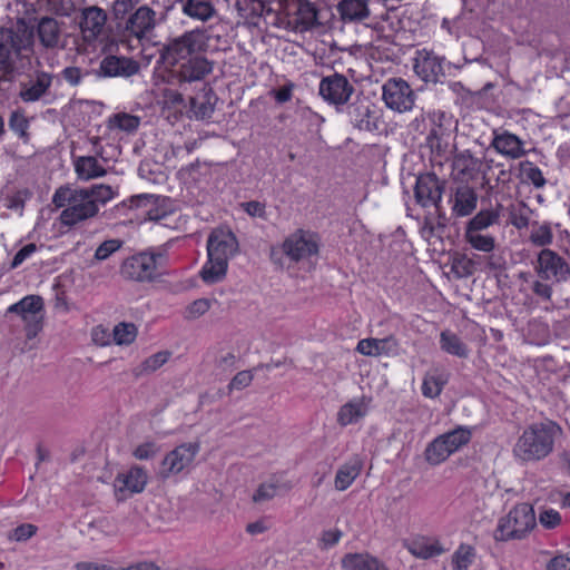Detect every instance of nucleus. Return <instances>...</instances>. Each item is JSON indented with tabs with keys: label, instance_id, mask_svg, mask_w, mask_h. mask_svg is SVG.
<instances>
[{
	"label": "nucleus",
	"instance_id": "nucleus-20",
	"mask_svg": "<svg viewBox=\"0 0 570 570\" xmlns=\"http://www.w3.org/2000/svg\"><path fill=\"white\" fill-rule=\"evenodd\" d=\"M403 547L415 558L428 560L445 552L438 539L426 535H414L403 541Z\"/></svg>",
	"mask_w": 570,
	"mask_h": 570
},
{
	"label": "nucleus",
	"instance_id": "nucleus-24",
	"mask_svg": "<svg viewBox=\"0 0 570 570\" xmlns=\"http://www.w3.org/2000/svg\"><path fill=\"white\" fill-rule=\"evenodd\" d=\"M452 166L461 179L469 180L478 177L482 171L483 160L465 149L455 154Z\"/></svg>",
	"mask_w": 570,
	"mask_h": 570
},
{
	"label": "nucleus",
	"instance_id": "nucleus-37",
	"mask_svg": "<svg viewBox=\"0 0 570 570\" xmlns=\"http://www.w3.org/2000/svg\"><path fill=\"white\" fill-rule=\"evenodd\" d=\"M366 407L361 400H352L342 405L337 412V422L342 426L356 423L365 416Z\"/></svg>",
	"mask_w": 570,
	"mask_h": 570
},
{
	"label": "nucleus",
	"instance_id": "nucleus-63",
	"mask_svg": "<svg viewBox=\"0 0 570 570\" xmlns=\"http://www.w3.org/2000/svg\"><path fill=\"white\" fill-rule=\"evenodd\" d=\"M539 522L546 529H554L561 523V515L554 509L543 510L539 514Z\"/></svg>",
	"mask_w": 570,
	"mask_h": 570
},
{
	"label": "nucleus",
	"instance_id": "nucleus-23",
	"mask_svg": "<svg viewBox=\"0 0 570 570\" xmlns=\"http://www.w3.org/2000/svg\"><path fill=\"white\" fill-rule=\"evenodd\" d=\"M100 70L108 77H130L138 72L139 63L131 58L107 56L100 62Z\"/></svg>",
	"mask_w": 570,
	"mask_h": 570
},
{
	"label": "nucleus",
	"instance_id": "nucleus-54",
	"mask_svg": "<svg viewBox=\"0 0 570 570\" xmlns=\"http://www.w3.org/2000/svg\"><path fill=\"white\" fill-rule=\"evenodd\" d=\"M39 528L32 523H21L9 533V540L16 542H26L37 534Z\"/></svg>",
	"mask_w": 570,
	"mask_h": 570
},
{
	"label": "nucleus",
	"instance_id": "nucleus-3",
	"mask_svg": "<svg viewBox=\"0 0 570 570\" xmlns=\"http://www.w3.org/2000/svg\"><path fill=\"white\" fill-rule=\"evenodd\" d=\"M52 204L62 208L59 222L66 227H73L98 215V208L83 188L60 186L52 195Z\"/></svg>",
	"mask_w": 570,
	"mask_h": 570
},
{
	"label": "nucleus",
	"instance_id": "nucleus-14",
	"mask_svg": "<svg viewBox=\"0 0 570 570\" xmlns=\"http://www.w3.org/2000/svg\"><path fill=\"white\" fill-rule=\"evenodd\" d=\"M318 90L325 101L338 107L350 100L354 92V87L346 77L334 73L321 80Z\"/></svg>",
	"mask_w": 570,
	"mask_h": 570
},
{
	"label": "nucleus",
	"instance_id": "nucleus-22",
	"mask_svg": "<svg viewBox=\"0 0 570 570\" xmlns=\"http://www.w3.org/2000/svg\"><path fill=\"white\" fill-rule=\"evenodd\" d=\"M356 351L365 356L396 355L399 343L394 336L384 338H363L356 345Z\"/></svg>",
	"mask_w": 570,
	"mask_h": 570
},
{
	"label": "nucleus",
	"instance_id": "nucleus-44",
	"mask_svg": "<svg viewBox=\"0 0 570 570\" xmlns=\"http://www.w3.org/2000/svg\"><path fill=\"white\" fill-rule=\"evenodd\" d=\"M451 455L442 438L439 435L433 439L425 448V460L432 464L438 465L444 462Z\"/></svg>",
	"mask_w": 570,
	"mask_h": 570
},
{
	"label": "nucleus",
	"instance_id": "nucleus-46",
	"mask_svg": "<svg viewBox=\"0 0 570 570\" xmlns=\"http://www.w3.org/2000/svg\"><path fill=\"white\" fill-rule=\"evenodd\" d=\"M83 190L87 191V196L90 200L94 202L98 208V212L100 210L101 206L106 205L115 197L114 189L110 186L104 184L94 185L91 187L83 188Z\"/></svg>",
	"mask_w": 570,
	"mask_h": 570
},
{
	"label": "nucleus",
	"instance_id": "nucleus-13",
	"mask_svg": "<svg viewBox=\"0 0 570 570\" xmlns=\"http://www.w3.org/2000/svg\"><path fill=\"white\" fill-rule=\"evenodd\" d=\"M413 70L423 81L436 83L445 76L444 58L428 49L416 50Z\"/></svg>",
	"mask_w": 570,
	"mask_h": 570
},
{
	"label": "nucleus",
	"instance_id": "nucleus-25",
	"mask_svg": "<svg viewBox=\"0 0 570 570\" xmlns=\"http://www.w3.org/2000/svg\"><path fill=\"white\" fill-rule=\"evenodd\" d=\"M213 70V65L206 58L191 57L181 63L178 78L179 81L193 82L204 79Z\"/></svg>",
	"mask_w": 570,
	"mask_h": 570
},
{
	"label": "nucleus",
	"instance_id": "nucleus-61",
	"mask_svg": "<svg viewBox=\"0 0 570 570\" xmlns=\"http://www.w3.org/2000/svg\"><path fill=\"white\" fill-rule=\"evenodd\" d=\"M277 493V485L275 483H262L258 485L253 494V501L258 503L272 500Z\"/></svg>",
	"mask_w": 570,
	"mask_h": 570
},
{
	"label": "nucleus",
	"instance_id": "nucleus-42",
	"mask_svg": "<svg viewBox=\"0 0 570 570\" xmlns=\"http://www.w3.org/2000/svg\"><path fill=\"white\" fill-rule=\"evenodd\" d=\"M476 550L473 546L461 543L452 554V568L454 570H468L474 562Z\"/></svg>",
	"mask_w": 570,
	"mask_h": 570
},
{
	"label": "nucleus",
	"instance_id": "nucleus-35",
	"mask_svg": "<svg viewBox=\"0 0 570 570\" xmlns=\"http://www.w3.org/2000/svg\"><path fill=\"white\" fill-rule=\"evenodd\" d=\"M440 348L453 356L466 358L469 356V348L465 343L452 331L444 330L440 333Z\"/></svg>",
	"mask_w": 570,
	"mask_h": 570
},
{
	"label": "nucleus",
	"instance_id": "nucleus-48",
	"mask_svg": "<svg viewBox=\"0 0 570 570\" xmlns=\"http://www.w3.org/2000/svg\"><path fill=\"white\" fill-rule=\"evenodd\" d=\"M112 336L117 345H129L137 337V327L134 323L121 322L114 327Z\"/></svg>",
	"mask_w": 570,
	"mask_h": 570
},
{
	"label": "nucleus",
	"instance_id": "nucleus-18",
	"mask_svg": "<svg viewBox=\"0 0 570 570\" xmlns=\"http://www.w3.org/2000/svg\"><path fill=\"white\" fill-rule=\"evenodd\" d=\"M350 121L354 127L364 131H373L379 128V115L375 105L367 99H361L347 107Z\"/></svg>",
	"mask_w": 570,
	"mask_h": 570
},
{
	"label": "nucleus",
	"instance_id": "nucleus-36",
	"mask_svg": "<svg viewBox=\"0 0 570 570\" xmlns=\"http://www.w3.org/2000/svg\"><path fill=\"white\" fill-rule=\"evenodd\" d=\"M451 454L470 443L472 429L459 425L455 429L440 435Z\"/></svg>",
	"mask_w": 570,
	"mask_h": 570
},
{
	"label": "nucleus",
	"instance_id": "nucleus-41",
	"mask_svg": "<svg viewBox=\"0 0 570 570\" xmlns=\"http://www.w3.org/2000/svg\"><path fill=\"white\" fill-rule=\"evenodd\" d=\"M428 119L431 124V129L426 138L450 136L449 126L451 117L444 111L436 110L428 114Z\"/></svg>",
	"mask_w": 570,
	"mask_h": 570
},
{
	"label": "nucleus",
	"instance_id": "nucleus-47",
	"mask_svg": "<svg viewBox=\"0 0 570 570\" xmlns=\"http://www.w3.org/2000/svg\"><path fill=\"white\" fill-rule=\"evenodd\" d=\"M446 382V379L442 374H426L422 382V394L425 397L435 399L440 396Z\"/></svg>",
	"mask_w": 570,
	"mask_h": 570
},
{
	"label": "nucleus",
	"instance_id": "nucleus-38",
	"mask_svg": "<svg viewBox=\"0 0 570 570\" xmlns=\"http://www.w3.org/2000/svg\"><path fill=\"white\" fill-rule=\"evenodd\" d=\"M501 205L495 208L480 210L466 225L465 229L482 232L499 223L501 216Z\"/></svg>",
	"mask_w": 570,
	"mask_h": 570
},
{
	"label": "nucleus",
	"instance_id": "nucleus-29",
	"mask_svg": "<svg viewBox=\"0 0 570 570\" xmlns=\"http://www.w3.org/2000/svg\"><path fill=\"white\" fill-rule=\"evenodd\" d=\"M363 470V461L358 455H354L347 462L342 464L336 471L334 484L338 491L347 490Z\"/></svg>",
	"mask_w": 570,
	"mask_h": 570
},
{
	"label": "nucleus",
	"instance_id": "nucleus-32",
	"mask_svg": "<svg viewBox=\"0 0 570 570\" xmlns=\"http://www.w3.org/2000/svg\"><path fill=\"white\" fill-rule=\"evenodd\" d=\"M43 309V299L39 295H27L19 302L10 305L7 313H14L22 320L32 318L41 314Z\"/></svg>",
	"mask_w": 570,
	"mask_h": 570
},
{
	"label": "nucleus",
	"instance_id": "nucleus-51",
	"mask_svg": "<svg viewBox=\"0 0 570 570\" xmlns=\"http://www.w3.org/2000/svg\"><path fill=\"white\" fill-rule=\"evenodd\" d=\"M553 336L563 350L569 348L570 342V314L553 322Z\"/></svg>",
	"mask_w": 570,
	"mask_h": 570
},
{
	"label": "nucleus",
	"instance_id": "nucleus-7",
	"mask_svg": "<svg viewBox=\"0 0 570 570\" xmlns=\"http://www.w3.org/2000/svg\"><path fill=\"white\" fill-rule=\"evenodd\" d=\"M321 239L311 230L297 229L289 234L281 245V252L295 264L313 263L318 257Z\"/></svg>",
	"mask_w": 570,
	"mask_h": 570
},
{
	"label": "nucleus",
	"instance_id": "nucleus-52",
	"mask_svg": "<svg viewBox=\"0 0 570 570\" xmlns=\"http://www.w3.org/2000/svg\"><path fill=\"white\" fill-rule=\"evenodd\" d=\"M140 124L138 117L129 114H117L110 119V127L126 132L135 131Z\"/></svg>",
	"mask_w": 570,
	"mask_h": 570
},
{
	"label": "nucleus",
	"instance_id": "nucleus-50",
	"mask_svg": "<svg viewBox=\"0 0 570 570\" xmlns=\"http://www.w3.org/2000/svg\"><path fill=\"white\" fill-rule=\"evenodd\" d=\"M532 210L523 202L510 208V223L517 229L527 228L530 224Z\"/></svg>",
	"mask_w": 570,
	"mask_h": 570
},
{
	"label": "nucleus",
	"instance_id": "nucleus-27",
	"mask_svg": "<svg viewBox=\"0 0 570 570\" xmlns=\"http://www.w3.org/2000/svg\"><path fill=\"white\" fill-rule=\"evenodd\" d=\"M52 76L48 72H37L35 78L21 86L20 98L24 102H33L39 100L50 88Z\"/></svg>",
	"mask_w": 570,
	"mask_h": 570
},
{
	"label": "nucleus",
	"instance_id": "nucleus-39",
	"mask_svg": "<svg viewBox=\"0 0 570 570\" xmlns=\"http://www.w3.org/2000/svg\"><path fill=\"white\" fill-rule=\"evenodd\" d=\"M552 337L548 323L541 320H532L528 324L527 341L530 344L542 346L550 343Z\"/></svg>",
	"mask_w": 570,
	"mask_h": 570
},
{
	"label": "nucleus",
	"instance_id": "nucleus-5",
	"mask_svg": "<svg viewBox=\"0 0 570 570\" xmlns=\"http://www.w3.org/2000/svg\"><path fill=\"white\" fill-rule=\"evenodd\" d=\"M537 525L533 505L528 502L517 503L507 515L499 519L494 530L495 541L523 540Z\"/></svg>",
	"mask_w": 570,
	"mask_h": 570
},
{
	"label": "nucleus",
	"instance_id": "nucleus-45",
	"mask_svg": "<svg viewBox=\"0 0 570 570\" xmlns=\"http://www.w3.org/2000/svg\"><path fill=\"white\" fill-rule=\"evenodd\" d=\"M464 237L472 248L480 252L490 253L495 247V238L481 232L465 229Z\"/></svg>",
	"mask_w": 570,
	"mask_h": 570
},
{
	"label": "nucleus",
	"instance_id": "nucleus-16",
	"mask_svg": "<svg viewBox=\"0 0 570 570\" xmlns=\"http://www.w3.org/2000/svg\"><path fill=\"white\" fill-rule=\"evenodd\" d=\"M107 22V13L97 6L83 8L80 11L79 28L86 42H92L102 33Z\"/></svg>",
	"mask_w": 570,
	"mask_h": 570
},
{
	"label": "nucleus",
	"instance_id": "nucleus-2",
	"mask_svg": "<svg viewBox=\"0 0 570 570\" xmlns=\"http://www.w3.org/2000/svg\"><path fill=\"white\" fill-rule=\"evenodd\" d=\"M238 249L235 235L224 228L214 229L207 240L208 259L200 269V277L205 283H219L224 281L228 261Z\"/></svg>",
	"mask_w": 570,
	"mask_h": 570
},
{
	"label": "nucleus",
	"instance_id": "nucleus-21",
	"mask_svg": "<svg viewBox=\"0 0 570 570\" xmlns=\"http://www.w3.org/2000/svg\"><path fill=\"white\" fill-rule=\"evenodd\" d=\"M491 145L500 155L511 159H518L525 154L523 141L507 130H494Z\"/></svg>",
	"mask_w": 570,
	"mask_h": 570
},
{
	"label": "nucleus",
	"instance_id": "nucleus-8",
	"mask_svg": "<svg viewBox=\"0 0 570 570\" xmlns=\"http://www.w3.org/2000/svg\"><path fill=\"white\" fill-rule=\"evenodd\" d=\"M520 296L530 297L529 307L533 305L543 309L570 307V287H518Z\"/></svg>",
	"mask_w": 570,
	"mask_h": 570
},
{
	"label": "nucleus",
	"instance_id": "nucleus-28",
	"mask_svg": "<svg viewBox=\"0 0 570 570\" xmlns=\"http://www.w3.org/2000/svg\"><path fill=\"white\" fill-rule=\"evenodd\" d=\"M73 168L78 179L89 181L106 176V168L95 156H78L73 159Z\"/></svg>",
	"mask_w": 570,
	"mask_h": 570
},
{
	"label": "nucleus",
	"instance_id": "nucleus-34",
	"mask_svg": "<svg viewBox=\"0 0 570 570\" xmlns=\"http://www.w3.org/2000/svg\"><path fill=\"white\" fill-rule=\"evenodd\" d=\"M338 12L345 22L362 21L370 14L365 0H341Z\"/></svg>",
	"mask_w": 570,
	"mask_h": 570
},
{
	"label": "nucleus",
	"instance_id": "nucleus-55",
	"mask_svg": "<svg viewBox=\"0 0 570 570\" xmlns=\"http://www.w3.org/2000/svg\"><path fill=\"white\" fill-rule=\"evenodd\" d=\"M122 246V240L120 239H107L102 242L95 252V258L98 261H105L109 258L114 253L119 250Z\"/></svg>",
	"mask_w": 570,
	"mask_h": 570
},
{
	"label": "nucleus",
	"instance_id": "nucleus-17",
	"mask_svg": "<svg viewBox=\"0 0 570 570\" xmlns=\"http://www.w3.org/2000/svg\"><path fill=\"white\" fill-rule=\"evenodd\" d=\"M156 27V12L147 7H139L125 23V33L138 40L146 39Z\"/></svg>",
	"mask_w": 570,
	"mask_h": 570
},
{
	"label": "nucleus",
	"instance_id": "nucleus-15",
	"mask_svg": "<svg viewBox=\"0 0 570 570\" xmlns=\"http://www.w3.org/2000/svg\"><path fill=\"white\" fill-rule=\"evenodd\" d=\"M148 482V475L142 466L134 465L127 472L119 473L114 481L115 493L118 500L127 495L141 493Z\"/></svg>",
	"mask_w": 570,
	"mask_h": 570
},
{
	"label": "nucleus",
	"instance_id": "nucleus-10",
	"mask_svg": "<svg viewBox=\"0 0 570 570\" xmlns=\"http://www.w3.org/2000/svg\"><path fill=\"white\" fill-rule=\"evenodd\" d=\"M382 98L387 108L397 112L410 111L415 95L410 85L402 78H391L382 87Z\"/></svg>",
	"mask_w": 570,
	"mask_h": 570
},
{
	"label": "nucleus",
	"instance_id": "nucleus-19",
	"mask_svg": "<svg viewBox=\"0 0 570 570\" xmlns=\"http://www.w3.org/2000/svg\"><path fill=\"white\" fill-rule=\"evenodd\" d=\"M415 200L422 207L438 206L442 198V189L434 174L420 175L414 189Z\"/></svg>",
	"mask_w": 570,
	"mask_h": 570
},
{
	"label": "nucleus",
	"instance_id": "nucleus-33",
	"mask_svg": "<svg viewBox=\"0 0 570 570\" xmlns=\"http://www.w3.org/2000/svg\"><path fill=\"white\" fill-rule=\"evenodd\" d=\"M177 3L180 4V9L185 16L195 20L207 21L215 13V9L209 1L177 0Z\"/></svg>",
	"mask_w": 570,
	"mask_h": 570
},
{
	"label": "nucleus",
	"instance_id": "nucleus-53",
	"mask_svg": "<svg viewBox=\"0 0 570 570\" xmlns=\"http://www.w3.org/2000/svg\"><path fill=\"white\" fill-rule=\"evenodd\" d=\"M9 127L20 138L28 139L29 121L22 111L16 110L11 112Z\"/></svg>",
	"mask_w": 570,
	"mask_h": 570
},
{
	"label": "nucleus",
	"instance_id": "nucleus-4",
	"mask_svg": "<svg viewBox=\"0 0 570 570\" xmlns=\"http://www.w3.org/2000/svg\"><path fill=\"white\" fill-rule=\"evenodd\" d=\"M33 46V30L24 19L8 28H0V72L11 69L14 59Z\"/></svg>",
	"mask_w": 570,
	"mask_h": 570
},
{
	"label": "nucleus",
	"instance_id": "nucleus-64",
	"mask_svg": "<svg viewBox=\"0 0 570 570\" xmlns=\"http://www.w3.org/2000/svg\"><path fill=\"white\" fill-rule=\"evenodd\" d=\"M546 570H570V557L567 553L552 557L547 562Z\"/></svg>",
	"mask_w": 570,
	"mask_h": 570
},
{
	"label": "nucleus",
	"instance_id": "nucleus-31",
	"mask_svg": "<svg viewBox=\"0 0 570 570\" xmlns=\"http://www.w3.org/2000/svg\"><path fill=\"white\" fill-rule=\"evenodd\" d=\"M476 204L478 195L472 188L459 187L453 198L452 213L458 217H465L476 208Z\"/></svg>",
	"mask_w": 570,
	"mask_h": 570
},
{
	"label": "nucleus",
	"instance_id": "nucleus-43",
	"mask_svg": "<svg viewBox=\"0 0 570 570\" xmlns=\"http://www.w3.org/2000/svg\"><path fill=\"white\" fill-rule=\"evenodd\" d=\"M529 240L533 246L546 247L553 242V232L549 223L534 222L531 225Z\"/></svg>",
	"mask_w": 570,
	"mask_h": 570
},
{
	"label": "nucleus",
	"instance_id": "nucleus-26",
	"mask_svg": "<svg viewBox=\"0 0 570 570\" xmlns=\"http://www.w3.org/2000/svg\"><path fill=\"white\" fill-rule=\"evenodd\" d=\"M341 567L344 570H389L381 560L368 552L344 554Z\"/></svg>",
	"mask_w": 570,
	"mask_h": 570
},
{
	"label": "nucleus",
	"instance_id": "nucleus-62",
	"mask_svg": "<svg viewBox=\"0 0 570 570\" xmlns=\"http://www.w3.org/2000/svg\"><path fill=\"white\" fill-rule=\"evenodd\" d=\"M210 307V302L206 298H199L188 305L186 318L194 320L204 315Z\"/></svg>",
	"mask_w": 570,
	"mask_h": 570
},
{
	"label": "nucleus",
	"instance_id": "nucleus-1",
	"mask_svg": "<svg viewBox=\"0 0 570 570\" xmlns=\"http://www.w3.org/2000/svg\"><path fill=\"white\" fill-rule=\"evenodd\" d=\"M562 428L546 419L527 425L518 436L512 453L522 463H535L548 458L554 450L556 441L562 435Z\"/></svg>",
	"mask_w": 570,
	"mask_h": 570
},
{
	"label": "nucleus",
	"instance_id": "nucleus-59",
	"mask_svg": "<svg viewBox=\"0 0 570 570\" xmlns=\"http://www.w3.org/2000/svg\"><path fill=\"white\" fill-rule=\"evenodd\" d=\"M164 108H177L183 105L184 98L176 89L166 88L163 90L161 100Z\"/></svg>",
	"mask_w": 570,
	"mask_h": 570
},
{
	"label": "nucleus",
	"instance_id": "nucleus-9",
	"mask_svg": "<svg viewBox=\"0 0 570 570\" xmlns=\"http://www.w3.org/2000/svg\"><path fill=\"white\" fill-rule=\"evenodd\" d=\"M200 450L199 442H187L169 451L160 463L158 476L167 480L188 469Z\"/></svg>",
	"mask_w": 570,
	"mask_h": 570
},
{
	"label": "nucleus",
	"instance_id": "nucleus-40",
	"mask_svg": "<svg viewBox=\"0 0 570 570\" xmlns=\"http://www.w3.org/2000/svg\"><path fill=\"white\" fill-rule=\"evenodd\" d=\"M170 357V353L168 351L157 352L146 360H144L138 366L132 368V375L136 379H139L144 375H148L154 373L158 368H160Z\"/></svg>",
	"mask_w": 570,
	"mask_h": 570
},
{
	"label": "nucleus",
	"instance_id": "nucleus-30",
	"mask_svg": "<svg viewBox=\"0 0 570 570\" xmlns=\"http://www.w3.org/2000/svg\"><path fill=\"white\" fill-rule=\"evenodd\" d=\"M38 39L46 49H55L59 47L61 30L56 19L43 17L39 20L37 27Z\"/></svg>",
	"mask_w": 570,
	"mask_h": 570
},
{
	"label": "nucleus",
	"instance_id": "nucleus-60",
	"mask_svg": "<svg viewBox=\"0 0 570 570\" xmlns=\"http://www.w3.org/2000/svg\"><path fill=\"white\" fill-rule=\"evenodd\" d=\"M253 379H254V374L252 373V371H249V370L240 371L230 380L227 387L229 391L243 390L250 385V383L253 382Z\"/></svg>",
	"mask_w": 570,
	"mask_h": 570
},
{
	"label": "nucleus",
	"instance_id": "nucleus-11",
	"mask_svg": "<svg viewBox=\"0 0 570 570\" xmlns=\"http://www.w3.org/2000/svg\"><path fill=\"white\" fill-rule=\"evenodd\" d=\"M534 269L539 278L553 283L567 282L570 274L568 263L556 252L548 248L539 253Z\"/></svg>",
	"mask_w": 570,
	"mask_h": 570
},
{
	"label": "nucleus",
	"instance_id": "nucleus-6",
	"mask_svg": "<svg viewBox=\"0 0 570 570\" xmlns=\"http://www.w3.org/2000/svg\"><path fill=\"white\" fill-rule=\"evenodd\" d=\"M167 262L166 250L145 252L126 259L121 273L130 281L153 282Z\"/></svg>",
	"mask_w": 570,
	"mask_h": 570
},
{
	"label": "nucleus",
	"instance_id": "nucleus-12",
	"mask_svg": "<svg viewBox=\"0 0 570 570\" xmlns=\"http://www.w3.org/2000/svg\"><path fill=\"white\" fill-rule=\"evenodd\" d=\"M206 42L204 31L199 29L187 31L168 43L167 55L175 61L186 60L203 51L207 45Z\"/></svg>",
	"mask_w": 570,
	"mask_h": 570
},
{
	"label": "nucleus",
	"instance_id": "nucleus-57",
	"mask_svg": "<svg viewBox=\"0 0 570 570\" xmlns=\"http://www.w3.org/2000/svg\"><path fill=\"white\" fill-rule=\"evenodd\" d=\"M342 537L343 532L338 528L324 530L318 539V547L322 550H327L336 546Z\"/></svg>",
	"mask_w": 570,
	"mask_h": 570
},
{
	"label": "nucleus",
	"instance_id": "nucleus-49",
	"mask_svg": "<svg viewBox=\"0 0 570 570\" xmlns=\"http://www.w3.org/2000/svg\"><path fill=\"white\" fill-rule=\"evenodd\" d=\"M520 173L523 179L531 183L537 188H541L546 185L541 169L529 160L520 163Z\"/></svg>",
	"mask_w": 570,
	"mask_h": 570
},
{
	"label": "nucleus",
	"instance_id": "nucleus-56",
	"mask_svg": "<svg viewBox=\"0 0 570 570\" xmlns=\"http://www.w3.org/2000/svg\"><path fill=\"white\" fill-rule=\"evenodd\" d=\"M449 138L450 136L426 138V146L433 155L445 157L451 151Z\"/></svg>",
	"mask_w": 570,
	"mask_h": 570
},
{
	"label": "nucleus",
	"instance_id": "nucleus-58",
	"mask_svg": "<svg viewBox=\"0 0 570 570\" xmlns=\"http://www.w3.org/2000/svg\"><path fill=\"white\" fill-rule=\"evenodd\" d=\"M22 321L24 322V333L28 341L36 338L43 328V316L41 314Z\"/></svg>",
	"mask_w": 570,
	"mask_h": 570
}]
</instances>
